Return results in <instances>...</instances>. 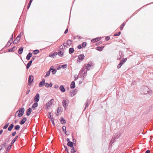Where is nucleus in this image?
Listing matches in <instances>:
<instances>
[{"instance_id": "obj_1", "label": "nucleus", "mask_w": 153, "mask_h": 153, "mask_svg": "<svg viewBox=\"0 0 153 153\" xmlns=\"http://www.w3.org/2000/svg\"><path fill=\"white\" fill-rule=\"evenodd\" d=\"M86 76V64H85L83 67L80 70L78 75H75L74 76V80H76L80 77L82 79H84Z\"/></svg>"}, {"instance_id": "obj_2", "label": "nucleus", "mask_w": 153, "mask_h": 153, "mask_svg": "<svg viewBox=\"0 0 153 153\" xmlns=\"http://www.w3.org/2000/svg\"><path fill=\"white\" fill-rule=\"evenodd\" d=\"M140 92L142 94H147L150 93V91L148 87L146 86H143L140 88Z\"/></svg>"}, {"instance_id": "obj_3", "label": "nucleus", "mask_w": 153, "mask_h": 153, "mask_svg": "<svg viewBox=\"0 0 153 153\" xmlns=\"http://www.w3.org/2000/svg\"><path fill=\"white\" fill-rule=\"evenodd\" d=\"M25 111V108H24L22 107L19 108L18 111H17L15 114V116L16 117V114L17 113H18V116L19 117H21L24 114Z\"/></svg>"}, {"instance_id": "obj_4", "label": "nucleus", "mask_w": 153, "mask_h": 153, "mask_svg": "<svg viewBox=\"0 0 153 153\" xmlns=\"http://www.w3.org/2000/svg\"><path fill=\"white\" fill-rule=\"evenodd\" d=\"M94 65L92 61H90L87 64V72L88 71L93 69Z\"/></svg>"}, {"instance_id": "obj_5", "label": "nucleus", "mask_w": 153, "mask_h": 153, "mask_svg": "<svg viewBox=\"0 0 153 153\" xmlns=\"http://www.w3.org/2000/svg\"><path fill=\"white\" fill-rule=\"evenodd\" d=\"M33 80V77L32 75H30L29 76L28 78V84L30 86L31 85Z\"/></svg>"}, {"instance_id": "obj_6", "label": "nucleus", "mask_w": 153, "mask_h": 153, "mask_svg": "<svg viewBox=\"0 0 153 153\" xmlns=\"http://www.w3.org/2000/svg\"><path fill=\"white\" fill-rule=\"evenodd\" d=\"M39 100V94H37L34 97V101L35 102H38Z\"/></svg>"}, {"instance_id": "obj_7", "label": "nucleus", "mask_w": 153, "mask_h": 153, "mask_svg": "<svg viewBox=\"0 0 153 153\" xmlns=\"http://www.w3.org/2000/svg\"><path fill=\"white\" fill-rule=\"evenodd\" d=\"M105 47V46H98L95 48L97 50L99 51H101L103 50Z\"/></svg>"}, {"instance_id": "obj_8", "label": "nucleus", "mask_w": 153, "mask_h": 153, "mask_svg": "<svg viewBox=\"0 0 153 153\" xmlns=\"http://www.w3.org/2000/svg\"><path fill=\"white\" fill-rule=\"evenodd\" d=\"M101 39V37H97L92 39L91 40L92 42L94 43L98 42Z\"/></svg>"}, {"instance_id": "obj_9", "label": "nucleus", "mask_w": 153, "mask_h": 153, "mask_svg": "<svg viewBox=\"0 0 153 153\" xmlns=\"http://www.w3.org/2000/svg\"><path fill=\"white\" fill-rule=\"evenodd\" d=\"M53 100L52 99L49 102H47L46 104V105L47 109H48V108L50 107L52 104V101Z\"/></svg>"}, {"instance_id": "obj_10", "label": "nucleus", "mask_w": 153, "mask_h": 153, "mask_svg": "<svg viewBox=\"0 0 153 153\" xmlns=\"http://www.w3.org/2000/svg\"><path fill=\"white\" fill-rule=\"evenodd\" d=\"M13 34H12L11 35V36L10 38V40H9L8 42L6 44V45L5 46L6 47H8L11 45V42L12 41V40H13Z\"/></svg>"}, {"instance_id": "obj_11", "label": "nucleus", "mask_w": 153, "mask_h": 153, "mask_svg": "<svg viewBox=\"0 0 153 153\" xmlns=\"http://www.w3.org/2000/svg\"><path fill=\"white\" fill-rule=\"evenodd\" d=\"M45 85V80L44 79H43L42 81L40 82L39 84V87H43Z\"/></svg>"}, {"instance_id": "obj_12", "label": "nucleus", "mask_w": 153, "mask_h": 153, "mask_svg": "<svg viewBox=\"0 0 153 153\" xmlns=\"http://www.w3.org/2000/svg\"><path fill=\"white\" fill-rule=\"evenodd\" d=\"M53 68V66H51L50 68V71H51L52 73V74H55L57 71V70L56 69H53V68Z\"/></svg>"}, {"instance_id": "obj_13", "label": "nucleus", "mask_w": 153, "mask_h": 153, "mask_svg": "<svg viewBox=\"0 0 153 153\" xmlns=\"http://www.w3.org/2000/svg\"><path fill=\"white\" fill-rule=\"evenodd\" d=\"M77 91V90L75 89L72 90L71 91V97H73L76 94Z\"/></svg>"}, {"instance_id": "obj_14", "label": "nucleus", "mask_w": 153, "mask_h": 153, "mask_svg": "<svg viewBox=\"0 0 153 153\" xmlns=\"http://www.w3.org/2000/svg\"><path fill=\"white\" fill-rule=\"evenodd\" d=\"M19 39V37H17L14 41L13 42V44H16L18 43L20 40Z\"/></svg>"}, {"instance_id": "obj_15", "label": "nucleus", "mask_w": 153, "mask_h": 153, "mask_svg": "<svg viewBox=\"0 0 153 153\" xmlns=\"http://www.w3.org/2000/svg\"><path fill=\"white\" fill-rule=\"evenodd\" d=\"M84 57H85V56H84V55L81 54H80L78 56V59L79 60L82 61L84 59Z\"/></svg>"}, {"instance_id": "obj_16", "label": "nucleus", "mask_w": 153, "mask_h": 153, "mask_svg": "<svg viewBox=\"0 0 153 153\" xmlns=\"http://www.w3.org/2000/svg\"><path fill=\"white\" fill-rule=\"evenodd\" d=\"M32 111V109L30 108H29L26 111V115L27 116H29L30 114Z\"/></svg>"}, {"instance_id": "obj_17", "label": "nucleus", "mask_w": 153, "mask_h": 153, "mask_svg": "<svg viewBox=\"0 0 153 153\" xmlns=\"http://www.w3.org/2000/svg\"><path fill=\"white\" fill-rule=\"evenodd\" d=\"M32 56V53L30 52L29 53L27 54V55L26 56V59L28 60H30V57H31Z\"/></svg>"}, {"instance_id": "obj_18", "label": "nucleus", "mask_w": 153, "mask_h": 153, "mask_svg": "<svg viewBox=\"0 0 153 153\" xmlns=\"http://www.w3.org/2000/svg\"><path fill=\"white\" fill-rule=\"evenodd\" d=\"M59 89L62 92H64L65 91V89L63 85H60L59 87Z\"/></svg>"}, {"instance_id": "obj_19", "label": "nucleus", "mask_w": 153, "mask_h": 153, "mask_svg": "<svg viewBox=\"0 0 153 153\" xmlns=\"http://www.w3.org/2000/svg\"><path fill=\"white\" fill-rule=\"evenodd\" d=\"M75 87V82L74 81L71 82V84L70 87L71 89H73Z\"/></svg>"}, {"instance_id": "obj_20", "label": "nucleus", "mask_w": 153, "mask_h": 153, "mask_svg": "<svg viewBox=\"0 0 153 153\" xmlns=\"http://www.w3.org/2000/svg\"><path fill=\"white\" fill-rule=\"evenodd\" d=\"M38 106V103L37 102H34L33 105L32 106V108H33V110L35 109V108L37 107Z\"/></svg>"}, {"instance_id": "obj_21", "label": "nucleus", "mask_w": 153, "mask_h": 153, "mask_svg": "<svg viewBox=\"0 0 153 153\" xmlns=\"http://www.w3.org/2000/svg\"><path fill=\"white\" fill-rule=\"evenodd\" d=\"M52 83H51L49 84L48 83H45V86L46 88H50L52 87Z\"/></svg>"}, {"instance_id": "obj_22", "label": "nucleus", "mask_w": 153, "mask_h": 153, "mask_svg": "<svg viewBox=\"0 0 153 153\" xmlns=\"http://www.w3.org/2000/svg\"><path fill=\"white\" fill-rule=\"evenodd\" d=\"M27 120V119L26 117H24L23 118V119L20 122V124L21 125H23V124Z\"/></svg>"}, {"instance_id": "obj_23", "label": "nucleus", "mask_w": 153, "mask_h": 153, "mask_svg": "<svg viewBox=\"0 0 153 153\" xmlns=\"http://www.w3.org/2000/svg\"><path fill=\"white\" fill-rule=\"evenodd\" d=\"M23 50V47H20L18 51V53L20 54H21L22 53Z\"/></svg>"}, {"instance_id": "obj_24", "label": "nucleus", "mask_w": 153, "mask_h": 153, "mask_svg": "<svg viewBox=\"0 0 153 153\" xmlns=\"http://www.w3.org/2000/svg\"><path fill=\"white\" fill-rule=\"evenodd\" d=\"M14 125L13 124H10L8 128V130L9 131H11L13 128Z\"/></svg>"}, {"instance_id": "obj_25", "label": "nucleus", "mask_w": 153, "mask_h": 153, "mask_svg": "<svg viewBox=\"0 0 153 153\" xmlns=\"http://www.w3.org/2000/svg\"><path fill=\"white\" fill-rule=\"evenodd\" d=\"M124 64V63L122 61H121L120 63L118 65L117 68L118 69H119L121 68L122 65Z\"/></svg>"}, {"instance_id": "obj_26", "label": "nucleus", "mask_w": 153, "mask_h": 153, "mask_svg": "<svg viewBox=\"0 0 153 153\" xmlns=\"http://www.w3.org/2000/svg\"><path fill=\"white\" fill-rule=\"evenodd\" d=\"M74 144L75 143L74 142H72L71 141H69V142H68L67 143V145L69 146L72 147V146H73V144Z\"/></svg>"}, {"instance_id": "obj_27", "label": "nucleus", "mask_w": 153, "mask_h": 153, "mask_svg": "<svg viewBox=\"0 0 153 153\" xmlns=\"http://www.w3.org/2000/svg\"><path fill=\"white\" fill-rule=\"evenodd\" d=\"M119 55L122 59L124 57L123 53L122 51H119Z\"/></svg>"}, {"instance_id": "obj_28", "label": "nucleus", "mask_w": 153, "mask_h": 153, "mask_svg": "<svg viewBox=\"0 0 153 153\" xmlns=\"http://www.w3.org/2000/svg\"><path fill=\"white\" fill-rule=\"evenodd\" d=\"M32 62V61H29L28 62V63L27 64V66H26V68L27 69H28L29 68V67H30V65H31Z\"/></svg>"}, {"instance_id": "obj_29", "label": "nucleus", "mask_w": 153, "mask_h": 153, "mask_svg": "<svg viewBox=\"0 0 153 153\" xmlns=\"http://www.w3.org/2000/svg\"><path fill=\"white\" fill-rule=\"evenodd\" d=\"M57 54V53L56 52H55L53 54H50L49 56L52 58H54L56 55Z\"/></svg>"}, {"instance_id": "obj_30", "label": "nucleus", "mask_w": 153, "mask_h": 153, "mask_svg": "<svg viewBox=\"0 0 153 153\" xmlns=\"http://www.w3.org/2000/svg\"><path fill=\"white\" fill-rule=\"evenodd\" d=\"M126 24V22H124L120 26V28L121 30H122Z\"/></svg>"}, {"instance_id": "obj_31", "label": "nucleus", "mask_w": 153, "mask_h": 153, "mask_svg": "<svg viewBox=\"0 0 153 153\" xmlns=\"http://www.w3.org/2000/svg\"><path fill=\"white\" fill-rule=\"evenodd\" d=\"M74 50L73 48H70L69 50V53L70 54H71L74 52Z\"/></svg>"}, {"instance_id": "obj_32", "label": "nucleus", "mask_w": 153, "mask_h": 153, "mask_svg": "<svg viewBox=\"0 0 153 153\" xmlns=\"http://www.w3.org/2000/svg\"><path fill=\"white\" fill-rule=\"evenodd\" d=\"M60 122L62 124H64L66 123L65 120L63 117L60 118Z\"/></svg>"}, {"instance_id": "obj_33", "label": "nucleus", "mask_w": 153, "mask_h": 153, "mask_svg": "<svg viewBox=\"0 0 153 153\" xmlns=\"http://www.w3.org/2000/svg\"><path fill=\"white\" fill-rule=\"evenodd\" d=\"M62 103L64 107L65 108L67 104L66 101L65 100H63Z\"/></svg>"}, {"instance_id": "obj_34", "label": "nucleus", "mask_w": 153, "mask_h": 153, "mask_svg": "<svg viewBox=\"0 0 153 153\" xmlns=\"http://www.w3.org/2000/svg\"><path fill=\"white\" fill-rule=\"evenodd\" d=\"M76 152L74 147L73 146L71 147V153H74Z\"/></svg>"}, {"instance_id": "obj_35", "label": "nucleus", "mask_w": 153, "mask_h": 153, "mask_svg": "<svg viewBox=\"0 0 153 153\" xmlns=\"http://www.w3.org/2000/svg\"><path fill=\"white\" fill-rule=\"evenodd\" d=\"M71 42H72V41H71V40H68L67 41V42H66V43L68 45V46L72 44Z\"/></svg>"}, {"instance_id": "obj_36", "label": "nucleus", "mask_w": 153, "mask_h": 153, "mask_svg": "<svg viewBox=\"0 0 153 153\" xmlns=\"http://www.w3.org/2000/svg\"><path fill=\"white\" fill-rule=\"evenodd\" d=\"M39 52V51L38 50H35L33 51V53L35 55H36Z\"/></svg>"}, {"instance_id": "obj_37", "label": "nucleus", "mask_w": 153, "mask_h": 153, "mask_svg": "<svg viewBox=\"0 0 153 153\" xmlns=\"http://www.w3.org/2000/svg\"><path fill=\"white\" fill-rule=\"evenodd\" d=\"M20 128V126L19 125H17L15 126L14 127V129L16 130H18Z\"/></svg>"}, {"instance_id": "obj_38", "label": "nucleus", "mask_w": 153, "mask_h": 153, "mask_svg": "<svg viewBox=\"0 0 153 153\" xmlns=\"http://www.w3.org/2000/svg\"><path fill=\"white\" fill-rule=\"evenodd\" d=\"M57 54L60 57H62L63 56V53H62L61 51H59L58 52Z\"/></svg>"}, {"instance_id": "obj_39", "label": "nucleus", "mask_w": 153, "mask_h": 153, "mask_svg": "<svg viewBox=\"0 0 153 153\" xmlns=\"http://www.w3.org/2000/svg\"><path fill=\"white\" fill-rule=\"evenodd\" d=\"M62 131H63V132H64V133H65V134H66V127L65 126H63L62 127Z\"/></svg>"}, {"instance_id": "obj_40", "label": "nucleus", "mask_w": 153, "mask_h": 153, "mask_svg": "<svg viewBox=\"0 0 153 153\" xmlns=\"http://www.w3.org/2000/svg\"><path fill=\"white\" fill-rule=\"evenodd\" d=\"M121 33V32L120 31H119L118 33H115L114 36H119Z\"/></svg>"}, {"instance_id": "obj_41", "label": "nucleus", "mask_w": 153, "mask_h": 153, "mask_svg": "<svg viewBox=\"0 0 153 153\" xmlns=\"http://www.w3.org/2000/svg\"><path fill=\"white\" fill-rule=\"evenodd\" d=\"M50 70L49 71H48L46 74L45 76V77H47L48 76H49L50 75Z\"/></svg>"}, {"instance_id": "obj_42", "label": "nucleus", "mask_w": 153, "mask_h": 153, "mask_svg": "<svg viewBox=\"0 0 153 153\" xmlns=\"http://www.w3.org/2000/svg\"><path fill=\"white\" fill-rule=\"evenodd\" d=\"M62 107H58V110H57V113H58V114H59V112L62 111Z\"/></svg>"}, {"instance_id": "obj_43", "label": "nucleus", "mask_w": 153, "mask_h": 153, "mask_svg": "<svg viewBox=\"0 0 153 153\" xmlns=\"http://www.w3.org/2000/svg\"><path fill=\"white\" fill-rule=\"evenodd\" d=\"M11 147H12L11 145H9L7 148V149L6 150V152L9 151L11 149Z\"/></svg>"}, {"instance_id": "obj_44", "label": "nucleus", "mask_w": 153, "mask_h": 153, "mask_svg": "<svg viewBox=\"0 0 153 153\" xmlns=\"http://www.w3.org/2000/svg\"><path fill=\"white\" fill-rule=\"evenodd\" d=\"M61 66V67H62L63 68L65 69L67 67L68 65L67 64H65L62 65Z\"/></svg>"}, {"instance_id": "obj_45", "label": "nucleus", "mask_w": 153, "mask_h": 153, "mask_svg": "<svg viewBox=\"0 0 153 153\" xmlns=\"http://www.w3.org/2000/svg\"><path fill=\"white\" fill-rule=\"evenodd\" d=\"M86 46V42H83L82 44V48H85Z\"/></svg>"}, {"instance_id": "obj_46", "label": "nucleus", "mask_w": 153, "mask_h": 153, "mask_svg": "<svg viewBox=\"0 0 153 153\" xmlns=\"http://www.w3.org/2000/svg\"><path fill=\"white\" fill-rule=\"evenodd\" d=\"M9 125V123H7L3 127V129H6L8 127Z\"/></svg>"}, {"instance_id": "obj_47", "label": "nucleus", "mask_w": 153, "mask_h": 153, "mask_svg": "<svg viewBox=\"0 0 153 153\" xmlns=\"http://www.w3.org/2000/svg\"><path fill=\"white\" fill-rule=\"evenodd\" d=\"M110 39V36H106L105 37V40L106 41H108Z\"/></svg>"}, {"instance_id": "obj_48", "label": "nucleus", "mask_w": 153, "mask_h": 153, "mask_svg": "<svg viewBox=\"0 0 153 153\" xmlns=\"http://www.w3.org/2000/svg\"><path fill=\"white\" fill-rule=\"evenodd\" d=\"M102 42L101 41H99L98 42H97L96 43V45H100L102 44Z\"/></svg>"}, {"instance_id": "obj_49", "label": "nucleus", "mask_w": 153, "mask_h": 153, "mask_svg": "<svg viewBox=\"0 0 153 153\" xmlns=\"http://www.w3.org/2000/svg\"><path fill=\"white\" fill-rule=\"evenodd\" d=\"M48 117L49 118V119H51L52 117H51V113L48 112Z\"/></svg>"}, {"instance_id": "obj_50", "label": "nucleus", "mask_w": 153, "mask_h": 153, "mask_svg": "<svg viewBox=\"0 0 153 153\" xmlns=\"http://www.w3.org/2000/svg\"><path fill=\"white\" fill-rule=\"evenodd\" d=\"M115 136H116V138H118L120 137V135H119L118 133H117L115 134Z\"/></svg>"}, {"instance_id": "obj_51", "label": "nucleus", "mask_w": 153, "mask_h": 153, "mask_svg": "<svg viewBox=\"0 0 153 153\" xmlns=\"http://www.w3.org/2000/svg\"><path fill=\"white\" fill-rule=\"evenodd\" d=\"M50 120H51L52 124L53 125V124H54V119L53 118V117H52L51 118V119H50Z\"/></svg>"}, {"instance_id": "obj_52", "label": "nucleus", "mask_w": 153, "mask_h": 153, "mask_svg": "<svg viewBox=\"0 0 153 153\" xmlns=\"http://www.w3.org/2000/svg\"><path fill=\"white\" fill-rule=\"evenodd\" d=\"M127 60V58H125L124 59H123L121 61L124 63Z\"/></svg>"}, {"instance_id": "obj_53", "label": "nucleus", "mask_w": 153, "mask_h": 153, "mask_svg": "<svg viewBox=\"0 0 153 153\" xmlns=\"http://www.w3.org/2000/svg\"><path fill=\"white\" fill-rule=\"evenodd\" d=\"M36 57V56H33L31 59V60L30 61H32V62L34 60V59H35Z\"/></svg>"}, {"instance_id": "obj_54", "label": "nucleus", "mask_w": 153, "mask_h": 153, "mask_svg": "<svg viewBox=\"0 0 153 153\" xmlns=\"http://www.w3.org/2000/svg\"><path fill=\"white\" fill-rule=\"evenodd\" d=\"M117 59L119 60H120L122 58L120 56V55L117 56Z\"/></svg>"}, {"instance_id": "obj_55", "label": "nucleus", "mask_w": 153, "mask_h": 153, "mask_svg": "<svg viewBox=\"0 0 153 153\" xmlns=\"http://www.w3.org/2000/svg\"><path fill=\"white\" fill-rule=\"evenodd\" d=\"M77 47L79 49H81L82 48V47H81V45H79L77 46Z\"/></svg>"}, {"instance_id": "obj_56", "label": "nucleus", "mask_w": 153, "mask_h": 153, "mask_svg": "<svg viewBox=\"0 0 153 153\" xmlns=\"http://www.w3.org/2000/svg\"><path fill=\"white\" fill-rule=\"evenodd\" d=\"M18 137H19V136L18 135H17L14 138L13 140H14L16 141V140L18 138Z\"/></svg>"}, {"instance_id": "obj_57", "label": "nucleus", "mask_w": 153, "mask_h": 153, "mask_svg": "<svg viewBox=\"0 0 153 153\" xmlns=\"http://www.w3.org/2000/svg\"><path fill=\"white\" fill-rule=\"evenodd\" d=\"M16 134V131H15L14 132H13L12 134V135L14 136Z\"/></svg>"}, {"instance_id": "obj_58", "label": "nucleus", "mask_w": 153, "mask_h": 153, "mask_svg": "<svg viewBox=\"0 0 153 153\" xmlns=\"http://www.w3.org/2000/svg\"><path fill=\"white\" fill-rule=\"evenodd\" d=\"M59 48H60L61 49H63V46L62 45L60 46L59 47Z\"/></svg>"}, {"instance_id": "obj_59", "label": "nucleus", "mask_w": 153, "mask_h": 153, "mask_svg": "<svg viewBox=\"0 0 153 153\" xmlns=\"http://www.w3.org/2000/svg\"><path fill=\"white\" fill-rule=\"evenodd\" d=\"M137 13L136 12H135L134 13H133L131 15V17H133L134 15H135V14H136Z\"/></svg>"}, {"instance_id": "obj_60", "label": "nucleus", "mask_w": 153, "mask_h": 153, "mask_svg": "<svg viewBox=\"0 0 153 153\" xmlns=\"http://www.w3.org/2000/svg\"><path fill=\"white\" fill-rule=\"evenodd\" d=\"M54 87L55 88H59V85H54Z\"/></svg>"}, {"instance_id": "obj_61", "label": "nucleus", "mask_w": 153, "mask_h": 153, "mask_svg": "<svg viewBox=\"0 0 153 153\" xmlns=\"http://www.w3.org/2000/svg\"><path fill=\"white\" fill-rule=\"evenodd\" d=\"M13 48H10L8 50V51L9 52H12L13 51Z\"/></svg>"}, {"instance_id": "obj_62", "label": "nucleus", "mask_w": 153, "mask_h": 153, "mask_svg": "<svg viewBox=\"0 0 153 153\" xmlns=\"http://www.w3.org/2000/svg\"><path fill=\"white\" fill-rule=\"evenodd\" d=\"M15 142V141L13 139L11 141V145H12Z\"/></svg>"}, {"instance_id": "obj_63", "label": "nucleus", "mask_w": 153, "mask_h": 153, "mask_svg": "<svg viewBox=\"0 0 153 153\" xmlns=\"http://www.w3.org/2000/svg\"><path fill=\"white\" fill-rule=\"evenodd\" d=\"M63 46H64V47H67V46L68 45L66 42L64 43L63 44Z\"/></svg>"}, {"instance_id": "obj_64", "label": "nucleus", "mask_w": 153, "mask_h": 153, "mask_svg": "<svg viewBox=\"0 0 153 153\" xmlns=\"http://www.w3.org/2000/svg\"><path fill=\"white\" fill-rule=\"evenodd\" d=\"M150 153V151L149 150H146L145 153Z\"/></svg>"}]
</instances>
